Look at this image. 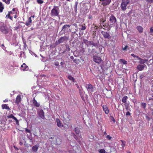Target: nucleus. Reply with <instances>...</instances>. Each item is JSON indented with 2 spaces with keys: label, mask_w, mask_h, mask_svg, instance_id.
I'll use <instances>...</instances> for the list:
<instances>
[{
  "label": "nucleus",
  "mask_w": 153,
  "mask_h": 153,
  "mask_svg": "<svg viewBox=\"0 0 153 153\" xmlns=\"http://www.w3.org/2000/svg\"><path fill=\"white\" fill-rule=\"evenodd\" d=\"M109 25L111 27H114L117 25V19L113 15H111L110 17Z\"/></svg>",
  "instance_id": "f257e3e1"
},
{
  "label": "nucleus",
  "mask_w": 153,
  "mask_h": 153,
  "mask_svg": "<svg viewBox=\"0 0 153 153\" xmlns=\"http://www.w3.org/2000/svg\"><path fill=\"white\" fill-rule=\"evenodd\" d=\"M122 2L121 4L120 7L121 9L123 11H125L126 9V7L130 2V0H122Z\"/></svg>",
  "instance_id": "f03ea898"
},
{
  "label": "nucleus",
  "mask_w": 153,
  "mask_h": 153,
  "mask_svg": "<svg viewBox=\"0 0 153 153\" xmlns=\"http://www.w3.org/2000/svg\"><path fill=\"white\" fill-rule=\"evenodd\" d=\"M59 14V9L56 7H54L51 10V15L52 16H57Z\"/></svg>",
  "instance_id": "7ed1b4c3"
},
{
  "label": "nucleus",
  "mask_w": 153,
  "mask_h": 153,
  "mask_svg": "<svg viewBox=\"0 0 153 153\" xmlns=\"http://www.w3.org/2000/svg\"><path fill=\"white\" fill-rule=\"evenodd\" d=\"M0 30L4 34H7L8 32V28L4 24L0 27Z\"/></svg>",
  "instance_id": "20e7f679"
},
{
  "label": "nucleus",
  "mask_w": 153,
  "mask_h": 153,
  "mask_svg": "<svg viewBox=\"0 0 153 153\" xmlns=\"http://www.w3.org/2000/svg\"><path fill=\"white\" fill-rule=\"evenodd\" d=\"M93 60L95 62L98 64L100 63L102 61L101 58L96 56L93 57Z\"/></svg>",
  "instance_id": "39448f33"
},
{
  "label": "nucleus",
  "mask_w": 153,
  "mask_h": 153,
  "mask_svg": "<svg viewBox=\"0 0 153 153\" xmlns=\"http://www.w3.org/2000/svg\"><path fill=\"white\" fill-rule=\"evenodd\" d=\"M68 39V37L66 36H64L60 38L58 41L59 44L62 43L65 41H67Z\"/></svg>",
  "instance_id": "423d86ee"
},
{
  "label": "nucleus",
  "mask_w": 153,
  "mask_h": 153,
  "mask_svg": "<svg viewBox=\"0 0 153 153\" xmlns=\"http://www.w3.org/2000/svg\"><path fill=\"white\" fill-rule=\"evenodd\" d=\"M86 87L88 92L91 93L94 91V88L92 85L90 84L86 85Z\"/></svg>",
  "instance_id": "0eeeda50"
},
{
  "label": "nucleus",
  "mask_w": 153,
  "mask_h": 153,
  "mask_svg": "<svg viewBox=\"0 0 153 153\" xmlns=\"http://www.w3.org/2000/svg\"><path fill=\"white\" fill-rule=\"evenodd\" d=\"M38 114L39 116L42 119H45L44 113L43 110L42 109H39L38 112Z\"/></svg>",
  "instance_id": "6e6552de"
},
{
  "label": "nucleus",
  "mask_w": 153,
  "mask_h": 153,
  "mask_svg": "<svg viewBox=\"0 0 153 153\" xmlns=\"http://www.w3.org/2000/svg\"><path fill=\"white\" fill-rule=\"evenodd\" d=\"M101 33L105 38L109 39L111 38V37L108 33L106 32L102 31Z\"/></svg>",
  "instance_id": "1a4fd4ad"
},
{
  "label": "nucleus",
  "mask_w": 153,
  "mask_h": 153,
  "mask_svg": "<svg viewBox=\"0 0 153 153\" xmlns=\"http://www.w3.org/2000/svg\"><path fill=\"white\" fill-rule=\"evenodd\" d=\"M128 99V97L127 96H125L123 98L122 100V102L124 103H125V106L126 107V108L127 110H128L129 109H128V105H126V103L127 100Z\"/></svg>",
  "instance_id": "9d476101"
},
{
  "label": "nucleus",
  "mask_w": 153,
  "mask_h": 153,
  "mask_svg": "<svg viewBox=\"0 0 153 153\" xmlns=\"http://www.w3.org/2000/svg\"><path fill=\"white\" fill-rule=\"evenodd\" d=\"M100 1L102 2V4L104 6L108 5L111 1V0H100Z\"/></svg>",
  "instance_id": "9b49d317"
},
{
  "label": "nucleus",
  "mask_w": 153,
  "mask_h": 153,
  "mask_svg": "<svg viewBox=\"0 0 153 153\" xmlns=\"http://www.w3.org/2000/svg\"><path fill=\"white\" fill-rule=\"evenodd\" d=\"M21 69L23 71H27L29 69L28 66L24 63L23 65H22L21 67Z\"/></svg>",
  "instance_id": "f8f14e48"
},
{
  "label": "nucleus",
  "mask_w": 153,
  "mask_h": 153,
  "mask_svg": "<svg viewBox=\"0 0 153 153\" xmlns=\"http://www.w3.org/2000/svg\"><path fill=\"white\" fill-rule=\"evenodd\" d=\"M146 66V65L145 64L143 65H138L137 67V68L138 70L139 71H141L144 69L145 68V67Z\"/></svg>",
  "instance_id": "ddd939ff"
},
{
  "label": "nucleus",
  "mask_w": 153,
  "mask_h": 153,
  "mask_svg": "<svg viewBox=\"0 0 153 153\" xmlns=\"http://www.w3.org/2000/svg\"><path fill=\"white\" fill-rule=\"evenodd\" d=\"M7 117L8 118H12L14 119L16 121V124L18 123L19 121L18 120L16 119V117H14L12 114H10L9 115L7 116Z\"/></svg>",
  "instance_id": "4468645a"
},
{
  "label": "nucleus",
  "mask_w": 153,
  "mask_h": 153,
  "mask_svg": "<svg viewBox=\"0 0 153 153\" xmlns=\"http://www.w3.org/2000/svg\"><path fill=\"white\" fill-rule=\"evenodd\" d=\"M70 26L68 25H64L62 28V30L65 32V31L68 30V28L70 27Z\"/></svg>",
  "instance_id": "2eb2a0df"
},
{
  "label": "nucleus",
  "mask_w": 153,
  "mask_h": 153,
  "mask_svg": "<svg viewBox=\"0 0 153 153\" xmlns=\"http://www.w3.org/2000/svg\"><path fill=\"white\" fill-rule=\"evenodd\" d=\"M102 108L105 114H108L109 113V110L107 105H103L102 106Z\"/></svg>",
  "instance_id": "dca6fc26"
},
{
  "label": "nucleus",
  "mask_w": 153,
  "mask_h": 153,
  "mask_svg": "<svg viewBox=\"0 0 153 153\" xmlns=\"http://www.w3.org/2000/svg\"><path fill=\"white\" fill-rule=\"evenodd\" d=\"M136 28L140 33H142L143 32V28L140 26H137Z\"/></svg>",
  "instance_id": "f3484780"
},
{
  "label": "nucleus",
  "mask_w": 153,
  "mask_h": 153,
  "mask_svg": "<svg viewBox=\"0 0 153 153\" xmlns=\"http://www.w3.org/2000/svg\"><path fill=\"white\" fill-rule=\"evenodd\" d=\"M21 101V96L20 95H18L16 99L15 103L18 104Z\"/></svg>",
  "instance_id": "a211bd4d"
},
{
  "label": "nucleus",
  "mask_w": 153,
  "mask_h": 153,
  "mask_svg": "<svg viewBox=\"0 0 153 153\" xmlns=\"http://www.w3.org/2000/svg\"><path fill=\"white\" fill-rule=\"evenodd\" d=\"M56 121L57 126L59 127H61L63 126L62 125L61 123V121L58 118L56 119Z\"/></svg>",
  "instance_id": "6ab92c4d"
},
{
  "label": "nucleus",
  "mask_w": 153,
  "mask_h": 153,
  "mask_svg": "<svg viewBox=\"0 0 153 153\" xmlns=\"http://www.w3.org/2000/svg\"><path fill=\"white\" fill-rule=\"evenodd\" d=\"M32 102L34 106L39 107L40 105L39 103L37 102V101L35 100V98H33V100Z\"/></svg>",
  "instance_id": "aec40b11"
},
{
  "label": "nucleus",
  "mask_w": 153,
  "mask_h": 153,
  "mask_svg": "<svg viewBox=\"0 0 153 153\" xmlns=\"http://www.w3.org/2000/svg\"><path fill=\"white\" fill-rule=\"evenodd\" d=\"M32 22V20L31 19V17L29 18L28 20L26 22L25 25L27 26L30 25Z\"/></svg>",
  "instance_id": "412c9836"
},
{
  "label": "nucleus",
  "mask_w": 153,
  "mask_h": 153,
  "mask_svg": "<svg viewBox=\"0 0 153 153\" xmlns=\"http://www.w3.org/2000/svg\"><path fill=\"white\" fill-rule=\"evenodd\" d=\"M2 107L3 109H6L7 110H10L9 106L6 104H3L2 105Z\"/></svg>",
  "instance_id": "4be33fe9"
},
{
  "label": "nucleus",
  "mask_w": 153,
  "mask_h": 153,
  "mask_svg": "<svg viewBox=\"0 0 153 153\" xmlns=\"http://www.w3.org/2000/svg\"><path fill=\"white\" fill-rule=\"evenodd\" d=\"M83 42L88 46L90 45L91 44V41H88L86 39H83Z\"/></svg>",
  "instance_id": "5701e85b"
},
{
  "label": "nucleus",
  "mask_w": 153,
  "mask_h": 153,
  "mask_svg": "<svg viewBox=\"0 0 153 153\" xmlns=\"http://www.w3.org/2000/svg\"><path fill=\"white\" fill-rule=\"evenodd\" d=\"M38 148V146L36 145L32 147V150L33 152H36L37 151Z\"/></svg>",
  "instance_id": "b1692460"
},
{
  "label": "nucleus",
  "mask_w": 153,
  "mask_h": 153,
  "mask_svg": "<svg viewBox=\"0 0 153 153\" xmlns=\"http://www.w3.org/2000/svg\"><path fill=\"white\" fill-rule=\"evenodd\" d=\"M4 9V6L0 2V13H1L3 11Z\"/></svg>",
  "instance_id": "393cba45"
},
{
  "label": "nucleus",
  "mask_w": 153,
  "mask_h": 153,
  "mask_svg": "<svg viewBox=\"0 0 153 153\" xmlns=\"http://www.w3.org/2000/svg\"><path fill=\"white\" fill-rule=\"evenodd\" d=\"M74 131L76 134L79 135V134L80 133V131L79 129L78 128H75Z\"/></svg>",
  "instance_id": "a878e982"
},
{
  "label": "nucleus",
  "mask_w": 153,
  "mask_h": 153,
  "mask_svg": "<svg viewBox=\"0 0 153 153\" xmlns=\"http://www.w3.org/2000/svg\"><path fill=\"white\" fill-rule=\"evenodd\" d=\"M68 78L69 80H71L73 82H75V80L74 78L71 76H69L68 77Z\"/></svg>",
  "instance_id": "bb28decb"
},
{
  "label": "nucleus",
  "mask_w": 153,
  "mask_h": 153,
  "mask_svg": "<svg viewBox=\"0 0 153 153\" xmlns=\"http://www.w3.org/2000/svg\"><path fill=\"white\" fill-rule=\"evenodd\" d=\"M138 59L140 60V61L139 62V63L140 64H144V60L143 59H142V58L139 57Z\"/></svg>",
  "instance_id": "cd10ccee"
},
{
  "label": "nucleus",
  "mask_w": 153,
  "mask_h": 153,
  "mask_svg": "<svg viewBox=\"0 0 153 153\" xmlns=\"http://www.w3.org/2000/svg\"><path fill=\"white\" fill-rule=\"evenodd\" d=\"M121 142L122 143V144H121V145L122 146V148L123 149H124V146H125V143L126 142L125 141H124L123 140H121Z\"/></svg>",
  "instance_id": "c85d7f7f"
},
{
  "label": "nucleus",
  "mask_w": 153,
  "mask_h": 153,
  "mask_svg": "<svg viewBox=\"0 0 153 153\" xmlns=\"http://www.w3.org/2000/svg\"><path fill=\"white\" fill-rule=\"evenodd\" d=\"M79 26H82V28H80L79 30H85L86 29V27L85 26H83L82 25H79Z\"/></svg>",
  "instance_id": "c756f323"
},
{
  "label": "nucleus",
  "mask_w": 153,
  "mask_h": 153,
  "mask_svg": "<svg viewBox=\"0 0 153 153\" xmlns=\"http://www.w3.org/2000/svg\"><path fill=\"white\" fill-rule=\"evenodd\" d=\"M10 0H3V1L5 2V3L7 4H10Z\"/></svg>",
  "instance_id": "7c9ffc66"
},
{
  "label": "nucleus",
  "mask_w": 153,
  "mask_h": 153,
  "mask_svg": "<svg viewBox=\"0 0 153 153\" xmlns=\"http://www.w3.org/2000/svg\"><path fill=\"white\" fill-rule=\"evenodd\" d=\"M99 152L100 153H105V151L104 149H101L99 150Z\"/></svg>",
  "instance_id": "2f4dec72"
},
{
  "label": "nucleus",
  "mask_w": 153,
  "mask_h": 153,
  "mask_svg": "<svg viewBox=\"0 0 153 153\" xmlns=\"http://www.w3.org/2000/svg\"><path fill=\"white\" fill-rule=\"evenodd\" d=\"M141 105L142 106L144 109H145L146 106V104L145 103L143 102L141 103Z\"/></svg>",
  "instance_id": "473e14b6"
},
{
  "label": "nucleus",
  "mask_w": 153,
  "mask_h": 153,
  "mask_svg": "<svg viewBox=\"0 0 153 153\" xmlns=\"http://www.w3.org/2000/svg\"><path fill=\"white\" fill-rule=\"evenodd\" d=\"M120 60L124 64H127V62L124 59H120Z\"/></svg>",
  "instance_id": "72a5a7b5"
},
{
  "label": "nucleus",
  "mask_w": 153,
  "mask_h": 153,
  "mask_svg": "<svg viewBox=\"0 0 153 153\" xmlns=\"http://www.w3.org/2000/svg\"><path fill=\"white\" fill-rule=\"evenodd\" d=\"M37 1L39 4H42L43 3V1L42 0H37Z\"/></svg>",
  "instance_id": "f704fd0d"
},
{
  "label": "nucleus",
  "mask_w": 153,
  "mask_h": 153,
  "mask_svg": "<svg viewBox=\"0 0 153 153\" xmlns=\"http://www.w3.org/2000/svg\"><path fill=\"white\" fill-rule=\"evenodd\" d=\"M131 55L134 58H137V59H138V58H139V57L138 56H136L133 53L131 54Z\"/></svg>",
  "instance_id": "c9c22d12"
},
{
  "label": "nucleus",
  "mask_w": 153,
  "mask_h": 153,
  "mask_svg": "<svg viewBox=\"0 0 153 153\" xmlns=\"http://www.w3.org/2000/svg\"><path fill=\"white\" fill-rule=\"evenodd\" d=\"M93 18V16L91 15H89L88 17V19H92Z\"/></svg>",
  "instance_id": "e433bc0d"
},
{
  "label": "nucleus",
  "mask_w": 153,
  "mask_h": 153,
  "mask_svg": "<svg viewBox=\"0 0 153 153\" xmlns=\"http://www.w3.org/2000/svg\"><path fill=\"white\" fill-rule=\"evenodd\" d=\"M106 138L109 140H110L111 138V137L109 135H107Z\"/></svg>",
  "instance_id": "4c0bfd02"
},
{
  "label": "nucleus",
  "mask_w": 153,
  "mask_h": 153,
  "mask_svg": "<svg viewBox=\"0 0 153 153\" xmlns=\"http://www.w3.org/2000/svg\"><path fill=\"white\" fill-rule=\"evenodd\" d=\"M25 131L27 132H28V133H30V130L27 129V128H25Z\"/></svg>",
  "instance_id": "58836bf2"
},
{
  "label": "nucleus",
  "mask_w": 153,
  "mask_h": 153,
  "mask_svg": "<svg viewBox=\"0 0 153 153\" xmlns=\"http://www.w3.org/2000/svg\"><path fill=\"white\" fill-rule=\"evenodd\" d=\"M147 1L150 3H153V0H146Z\"/></svg>",
  "instance_id": "ea45409f"
},
{
  "label": "nucleus",
  "mask_w": 153,
  "mask_h": 153,
  "mask_svg": "<svg viewBox=\"0 0 153 153\" xmlns=\"http://www.w3.org/2000/svg\"><path fill=\"white\" fill-rule=\"evenodd\" d=\"M59 62H55L54 63L55 65L56 66H58L59 65Z\"/></svg>",
  "instance_id": "a19ab883"
},
{
  "label": "nucleus",
  "mask_w": 153,
  "mask_h": 153,
  "mask_svg": "<svg viewBox=\"0 0 153 153\" xmlns=\"http://www.w3.org/2000/svg\"><path fill=\"white\" fill-rule=\"evenodd\" d=\"M111 119L113 122H115V119L113 117H111Z\"/></svg>",
  "instance_id": "79ce46f5"
},
{
  "label": "nucleus",
  "mask_w": 153,
  "mask_h": 153,
  "mask_svg": "<svg viewBox=\"0 0 153 153\" xmlns=\"http://www.w3.org/2000/svg\"><path fill=\"white\" fill-rule=\"evenodd\" d=\"M73 135L74 136V137L76 139H77V137L76 135L74 133L73 134Z\"/></svg>",
  "instance_id": "37998d69"
},
{
  "label": "nucleus",
  "mask_w": 153,
  "mask_h": 153,
  "mask_svg": "<svg viewBox=\"0 0 153 153\" xmlns=\"http://www.w3.org/2000/svg\"><path fill=\"white\" fill-rule=\"evenodd\" d=\"M128 47V46H125V47H124V48H123V50L124 51H126V49Z\"/></svg>",
  "instance_id": "c03bdc74"
},
{
  "label": "nucleus",
  "mask_w": 153,
  "mask_h": 153,
  "mask_svg": "<svg viewBox=\"0 0 153 153\" xmlns=\"http://www.w3.org/2000/svg\"><path fill=\"white\" fill-rule=\"evenodd\" d=\"M1 46L2 47V48H3V49H4V50H5L6 48L4 46V44H2L1 45Z\"/></svg>",
  "instance_id": "a18cd8bd"
},
{
  "label": "nucleus",
  "mask_w": 153,
  "mask_h": 153,
  "mask_svg": "<svg viewBox=\"0 0 153 153\" xmlns=\"http://www.w3.org/2000/svg\"><path fill=\"white\" fill-rule=\"evenodd\" d=\"M150 31L151 33H153V27H151L150 28Z\"/></svg>",
  "instance_id": "49530a36"
},
{
  "label": "nucleus",
  "mask_w": 153,
  "mask_h": 153,
  "mask_svg": "<svg viewBox=\"0 0 153 153\" xmlns=\"http://www.w3.org/2000/svg\"><path fill=\"white\" fill-rule=\"evenodd\" d=\"M131 114L129 112V111H127L126 113V115L127 116L130 115Z\"/></svg>",
  "instance_id": "de8ad7c7"
},
{
  "label": "nucleus",
  "mask_w": 153,
  "mask_h": 153,
  "mask_svg": "<svg viewBox=\"0 0 153 153\" xmlns=\"http://www.w3.org/2000/svg\"><path fill=\"white\" fill-rule=\"evenodd\" d=\"M143 60L144 64L145 62H146L148 61V60L147 59H143Z\"/></svg>",
  "instance_id": "09e8293b"
},
{
  "label": "nucleus",
  "mask_w": 153,
  "mask_h": 153,
  "mask_svg": "<svg viewBox=\"0 0 153 153\" xmlns=\"http://www.w3.org/2000/svg\"><path fill=\"white\" fill-rule=\"evenodd\" d=\"M75 12H76L77 11L76 9H77V4H76L75 5V7H74Z\"/></svg>",
  "instance_id": "8fccbe9b"
},
{
  "label": "nucleus",
  "mask_w": 153,
  "mask_h": 153,
  "mask_svg": "<svg viewBox=\"0 0 153 153\" xmlns=\"http://www.w3.org/2000/svg\"><path fill=\"white\" fill-rule=\"evenodd\" d=\"M10 15H9V13H8V14L6 16V17L7 18H9L10 16Z\"/></svg>",
  "instance_id": "3c124183"
},
{
  "label": "nucleus",
  "mask_w": 153,
  "mask_h": 153,
  "mask_svg": "<svg viewBox=\"0 0 153 153\" xmlns=\"http://www.w3.org/2000/svg\"><path fill=\"white\" fill-rule=\"evenodd\" d=\"M101 21V22H105V20L102 19Z\"/></svg>",
  "instance_id": "603ef678"
},
{
  "label": "nucleus",
  "mask_w": 153,
  "mask_h": 153,
  "mask_svg": "<svg viewBox=\"0 0 153 153\" xmlns=\"http://www.w3.org/2000/svg\"><path fill=\"white\" fill-rule=\"evenodd\" d=\"M3 101L4 102H8V100L7 99H6L4 100Z\"/></svg>",
  "instance_id": "864d4df0"
},
{
  "label": "nucleus",
  "mask_w": 153,
  "mask_h": 153,
  "mask_svg": "<svg viewBox=\"0 0 153 153\" xmlns=\"http://www.w3.org/2000/svg\"><path fill=\"white\" fill-rule=\"evenodd\" d=\"M8 13H9V15H11V14L13 13V12L11 11H10Z\"/></svg>",
  "instance_id": "5fc2aeb1"
},
{
  "label": "nucleus",
  "mask_w": 153,
  "mask_h": 153,
  "mask_svg": "<svg viewBox=\"0 0 153 153\" xmlns=\"http://www.w3.org/2000/svg\"><path fill=\"white\" fill-rule=\"evenodd\" d=\"M70 48H69V47H68L67 48V50L68 51H70Z\"/></svg>",
  "instance_id": "6e6d98bb"
},
{
  "label": "nucleus",
  "mask_w": 153,
  "mask_h": 153,
  "mask_svg": "<svg viewBox=\"0 0 153 153\" xmlns=\"http://www.w3.org/2000/svg\"><path fill=\"white\" fill-rule=\"evenodd\" d=\"M60 64L61 65H63L64 64V63L62 62L61 63H60Z\"/></svg>",
  "instance_id": "4d7b16f0"
},
{
  "label": "nucleus",
  "mask_w": 153,
  "mask_h": 153,
  "mask_svg": "<svg viewBox=\"0 0 153 153\" xmlns=\"http://www.w3.org/2000/svg\"><path fill=\"white\" fill-rule=\"evenodd\" d=\"M9 18L11 20L12 19L13 17L11 16H10Z\"/></svg>",
  "instance_id": "13d9d810"
},
{
  "label": "nucleus",
  "mask_w": 153,
  "mask_h": 153,
  "mask_svg": "<svg viewBox=\"0 0 153 153\" xmlns=\"http://www.w3.org/2000/svg\"><path fill=\"white\" fill-rule=\"evenodd\" d=\"M149 100H153V98H149Z\"/></svg>",
  "instance_id": "bf43d9fd"
},
{
  "label": "nucleus",
  "mask_w": 153,
  "mask_h": 153,
  "mask_svg": "<svg viewBox=\"0 0 153 153\" xmlns=\"http://www.w3.org/2000/svg\"><path fill=\"white\" fill-rule=\"evenodd\" d=\"M15 10V8H13L12 9V11H14Z\"/></svg>",
  "instance_id": "052dcab7"
},
{
  "label": "nucleus",
  "mask_w": 153,
  "mask_h": 153,
  "mask_svg": "<svg viewBox=\"0 0 153 153\" xmlns=\"http://www.w3.org/2000/svg\"><path fill=\"white\" fill-rule=\"evenodd\" d=\"M22 53H21V54H20V57H21L22 56Z\"/></svg>",
  "instance_id": "680f3d73"
},
{
  "label": "nucleus",
  "mask_w": 153,
  "mask_h": 153,
  "mask_svg": "<svg viewBox=\"0 0 153 153\" xmlns=\"http://www.w3.org/2000/svg\"><path fill=\"white\" fill-rule=\"evenodd\" d=\"M74 25L76 27L77 25L75 24H74Z\"/></svg>",
  "instance_id": "e2e57ef3"
},
{
  "label": "nucleus",
  "mask_w": 153,
  "mask_h": 153,
  "mask_svg": "<svg viewBox=\"0 0 153 153\" xmlns=\"http://www.w3.org/2000/svg\"><path fill=\"white\" fill-rule=\"evenodd\" d=\"M79 137H80L81 138H82V136H81V134H80L79 136Z\"/></svg>",
  "instance_id": "0e129e2a"
},
{
  "label": "nucleus",
  "mask_w": 153,
  "mask_h": 153,
  "mask_svg": "<svg viewBox=\"0 0 153 153\" xmlns=\"http://www.w3.org/2000/svg\"><path fill=\"white\" fill-rule=\"evenodd\" d=\"M14 17L15 18H16V15H15L14 16Z\"/></svg>",
  "instance_id": "69168bd1"
},
{
  "label": "nucleus",
  "mask_w": 153,
  "mask_h": 153,
  "mask_svg": "<svg viewBox=\"0 0 153 153\" xmlns=\"http://www.w3.org/2000/svg\"><path fill=\"white\" fill-rule=\"evenodd\" d=\"M80 91H81L80 90H79V92H80V93L81 94V92H80Z\"/></svg>",
  "instance_id": "338daca9"
},
{
  "label": "nucleus",
  "mask_w": 153,
  "mask_h": 153,
  "mask_svg": "<svg viewBox=\"0 0 153 153\" xmlns=\"http://www.w3.org/2000/svg\"><path fill=\"white\" fill-rule=\"evenodd\" d=\"M152 97H153V94H152Z\"/></svg>",
  "instance_id": "774afa93"
}]
</instances>
